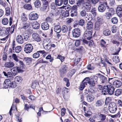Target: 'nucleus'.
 I'll use <instances>...</instances> for the list:
<instances>
[{
  "mask_svg": "<svg viewBox=\"0 0 122 122\" xmlns=\"http://www.w3.org/2000/svg\"><path fill=\"white\" fill-rule=\"evenodd\" d=\"M114 90V88L113 86L110 85H108L103 86L102 89V93L104 95L108 94L112 95L113 94Z\"/></svg>",
  "mask_w": 122,
  "mask_h": 122,
  "instance_id": "f257e3e1",
  "label": "nucleus"
},
{
  "mask_svg": "<svg viewBox=\"0 0 122 122\" xmlns=\"http://www.w3.org/2000/svg\"><path fill=\"white\" fill-rule=\"evenodd\" d=\"M3 84L5 88H7L8 87L14 88L16 87V85L15 81H11L9 79L5 80Z\"/></svg>",
  "mask_w": 122,
  "mask_h": 122,
  "instance_id": "f03ea898",
  "label": "nucleus"
},
{
  "mask_svg": "<svg viewBox=\"0 0 122 122\" xmlns=\"http://www.w3.org/2000/svg\"><path fill=\"white\" fill-rule=\"evenodd\" d=\"M109 8L107 5V3L106 2H104L101 3L98 7V10L99 11L101 12H103L105 10L106 7Z\"/></svg>",
  "mask_w": 122,
  "mask_h": 122,
  "instance_id": "7ed1b4c3",
  "label": "nucleus"
},
{
  "mask_svg": "<svg viewBox=\"0 0 122 122\" xmlns=\"http://www.w3.org/2000/svg\"><path fill=\"white\" fill-rule=\"evenodd\" d=\"M109 106V110L110 112L115 113L117 109V106L116 104L114 102L110 103Z\"/></svg>",
  "mask_w": 122,
  "mask_h": 122,
  "instance_id": "20e7f679",
  "label": "nucleus"
},
{
  "mask_svg": "<svg viewBox=\"0 0 122 122\" xmlns=\"http://www.w3.org/2000/svg\"><path fill=\"white\" fill-rule=\"evenodd\" d=\"M33 49V46L30 43L26 44L24 48V51L26 53H29L32 52Z\"/></svg>",
  "mask_w": 122,
  "mask_h": 122,
  "instance_id": "39448f33",
  "label": "nucleus"
},
{
  "mask_svg": "<svg viewBox=\"0 0 122 122\" xmlns=\"http://www.w3.org/2000/svg\"><path fill=\"white\" fill-rule=\"evenodd\" d=\"M82 6L83 8L87 12L90 11L91 9V6L89 2H85L82 4Z\"/></svg>",
  "mask_w": 122,
  "mask_h": 122,
  "instance_id": "423d86ee",
  "label": "nucleus"
},
{
  "mask_svg": "<svg viewBox=\"0 0 122 122\" xmlns=\"http://www.w3.org/2000/svg\"><path fill=\"white\" fill-rule=\"evenodd\" d=\"M67 67L66 65H63L60 70V73L61 76L63 77L64 74L67 72Z\"/></svg>",
  "mask_w": 122,
  "mask_h": 122,
  "instance_id": "0eeeda50",
  "label": "nucleus"
},
{
  "mask_svg": "<svg viewBox=\"0 0 122 122\" xmlns=\"http://www.w3.org/2000/svg\"><path fill=\"white\" fill-rule=\"evenodd\" d=\"M92 31L86 30L83 35V36L85 38L88 40H90L92 38Z\"/></svg>",
  "mask_w": 122,
  "mask_h": 122,
  "instance_id": "6e6552de",
  "label": "nucleus"
},
{
  "mask_svg": "<svg viewBox=\"0 0 122 122\" xmlns=\"http://www.w3.org/2000/svg\"><path fill=\"white\" fill-rule=\"evenodd\" d=\"M38 17V15L37 14L34 12H31L29 15V19L31 20H37Z\"/></svg>",
  "mask_w": 122,
  "mask_h": 122,
  "instance_id": "1a4fd4ad",
  "label": "nucleus"
},
{
  "mask_svg": "<svg viewBox=\"0 0 122 122\" xmlns=\"http://www.w3.org/2000/svg\"><path fill=\"white\" fill-rule=\"evenodd\" d=\"M73 36L75 38L78 37L80 35V30L78 28H75L72 31Z\"/></svg>",
  "mask_w": 122,
  "mask_h": 122,
  "instance_id": "9d476101",
  "label": "nucleus"
},
{
  "mask_svg": "<svg viewBox=\"0 0 122 122\" xmlns=\"http://www.w3.org/2000/svg\"><path fill=\"white\" fill-rule=\"evenodd\" d=\"M32 36L33 40L37 42H39L41 41V37L37 33H33L32 35Z\"/></svg>",
  "mask_w": 122,
  "mask_h": 122,
  "instance_id": "9b49d317",
  "label": "nucleus"
},
{
  "mask_svg": "<svg viewBox=\"0 0 122 122\" xmlns=\"http://www.w3.org/2000/svg\"><path fill=\"white\" fill-rule=\"evenodd\" d=\"M85 78L87 84L88 83L89 84L90 86L94 87L95 86L96 83L92 80L90 79L89 77H86Z\"/></svg>",
  "mask_w": 122,
  "mask_h": 122,
  "instance_id": "f8f14e48",
  "label": "nucleus"
},
{
  "mask_svg": "<svg viewBox=\"0 0 122 122\" xmlns=\"http://www.w3.org/2000/svg\"><path fill=\"white\" fill-rule=\"evenodd\" d=\"M44 50L39 51H37L36 52L34 53L33 55V57L34 58H38L40 56V53L42 54H44L45 53Z\"/></svg>",
  "mask_w": 122,
  "mask_h": 122,
  "instance_id": "ddd939ff",
  "label": "nucleus"
},
{
  "mask_svg": "<svg viewBox=\"0 0 122 122\" xmlns=\"http://www.w3.org/2000/svg\"><path fill=\"white\" fill-rule=\"evenodd\" d=\"M16 41L19 44H22L24 42V39L21 36L18 35L16 37Z\"/></svg>",
  "mask_w": 122,
  "mask_h": 122,
  "instance_id": "4468645a",
  "label": "nucleus"
},
{
  "mask_svg": "<svg viewBox=\"0 0 122 122\" xmlns=\"http://www.w3.org/2000/svg\"><path fill=\"white\" fill-rule=\"evenodd\" d=\"M116 12L118 16L121 17L122 16V9L121 5H119L117 7Z\"/></svg>",
  "mask_w": 122,
  "mask_h": 122,
  "instance_id": "2eb2a0df",
  "label": "nucleus"
},
{
  "mask_svg": "<svg viewBox=\"0 0 122 122\" xmlns=\"http://www.w3.org/2000/svg\"><path fill=\"white\" fill-rule=\"evenodd\" d=\"M98 120L100 121V122H103L106 119V116L105 114H98Z\"/></svg>",
  "mask_w": 122,
  "mask_h": 122,
  "instance_id": "dca6fc26",
  "label": "nucleus"
},
{
  "mask_svg": "<svg viewBox=\"0 0 122 122\" xmlns=\"http://www.w3.org/2000/svg\"><path fill=\"white\" fill-rule=\"evenodd\" d=\"M122 83L119 80H116L113 82V85L117 88L121 86Z\"/></svg>",
  "mask_w": 122,
  "mask_h": 122,
  "instance_id": "f3484780",
  "label": "nucleus"
},
{
  "mask_svg": "<svg viewBox=\"0 0 122 122\" xmlns=\"http://www.w3.org/2000/svg\"><path fill=\"white\" fill-rule=\"evenodd\" d=\"M41 27L43 30H47L49 29V26L47 22H45L41 24Z\"/></svg>",
  "mask_w": 122,
  "mask_h": 122,
  "instance_id": "a211bd4d",
  "label": "nucleus"
},
{
  "mask_svg": "<svg viewBox=\"0 0 122 122\" xmlns=\"http://www.w3.org/2000/svg\"><path fill=\"white\" fill-rule=\"evenodd\" d=\"M93 24L91 21H89L87 23L86 25V28L87 29L91 30L93 28Z\"/></svg>",
  "mask_w": 122,
  "mask_h": 122,
  "instance_id": "6ab92c4d",
  "label": "nucleus"
},
{
  "mask_svg": "<svg viewBox=\"0 0 122 122\" xmlns=\"http://www.w3.org/2000/svg\"><path fill=\"white\" fill-rule=\"evenodd\" d=\"M87 82L86 80V78L83 80L82 83H81L79 89L80 90H83L85 86V85H87Z\"/></svg>",
  "mask_w": 122,
  "mask_h": 122,
  "instance_id": "aec40b11",
  "label": "nucleus"
},
{
  "mask_svg": "<svg viewBox=\"0 0 122 122\" xmlns=\"http://www.w3.org/2000/svg\"><path fill=\"white\" fill-rule=\"evenodd\" d=\"M14 66V63L12 62H6L5 63V66L7 68H9L13 67Z\"/></svg>",
  "mask_w": 122,
  "mask_h": 122,
  "instance_id": "412c9836",
  "label": "nucleus"
},
{
  "mask_svg": "<svg viewBox=\"0 0 122 122\" xmlns=\"http://www.w3.org/2000/svg\"><path fill=\"white\" fill-rule=\"evenodd\" d=\"M86 11L84 10L81 11L80 12V14L82 17H84L86 16V20H89V18L86 17V16L88 17V14L86 13Z\"/></svg>",
  "mask_w": 122,
  "mask_h": 122,
  "instance_id": "4be33fe9",
  "label": "nucleus"
},
{
  "mask_svg": "<svg viewBox=\"0 0 122 122\" xmlns=\"http://www.w3.org/2000/svg\"><path fill=\"white\" fill-rule=\"evenodd\" d=\"M32 27L35 29H38L40 26L39 24L37 21H35L32 24Z\"/></svg>",
  "mask_w": 122,
  "mask_h": 122,
  "instance_id": "5701e85b",
  "label": "nucleus"
},
{
  "mask_svg": "<svg viewBox=\"0 0 122 122\" xmlns=\"http://www.w3.org/2000/svg\"><path fill=\"white\" fill-rule=\"evenodd\" d=\"M3 73L4 75L7 77L10 78L12 77L13 78V75L9 71L6 72L5 71H3Z\"/></svg>",
  "mask_w": 122,
  "mask_h": 122,
  "instance_id": "b1692460",
  "label": "nucleus"
},
{
  "mask_svg": "<svg viewBox=\"0 0 122 122\" xmlns=\"http://www.w3.org/2000/svg\"><path fill=\"white\" fill-rule=\"evenodd\" d=\"M103 104V102L102 100H98L96 102L95 106L96 107H99L102 106Z\"/></svg>",
  "mask_w": 122,
  "mask_h": 122,
  "instance_id": "393cba45",
  "label": "nucleus"
},
{
  "mask_svg": "<svg viewBox=\"0 0 122 122\" xmlns=\"http://www.w3.org/2000/svg\"><path fill=\"white\" fill-rule=\"evenodd\" d=\"M30 24V22L29 21H26V23L24 25L22 28L25 30H28L29 29Z\"/></svg>",
  "mask_w": 122,
  "mask_h": 122,
  "instance_id": "a878e982",
  "label": "nucleus"
},
{
  "mask_svg": "<svg viewBox=\"0 0 122 122\" xmlns=\"http://www.w3.org/2000/svg\"><path fill=\"white\" fill-rule=\"evenodd\" d=\"M111 33V31L108 29H106L103 31V34L105 36H108L110 35Z\"/></svg>",
  "mask_w": 122,
  "mask_h": 122,
  "instance_id": "bb28decb",
  "label": "nucleus"
},
{
  "mask_svg": "<svg viewBox=\"0 0 122 122\" xmlns=\"http://www.w3.org/2000/svg\"><path fill=\"white\" fill-rule=\"evenodd\" d=\"M86 99L88 102H91L93 100L94 97L92 95L89 94L86 97Z\"/></svg>",
  "mask_w": 122,
  "mask_h": 122,
  "instance_id": "cd10ccee",
  "label": "nucleus"
},
{
  "mask_svg": "<svg viewBox=\"0 0 122 122\" xmlns=\"http://www.w3.org/2000/svg\"><path fill=\"white\" fill-rule=\"evenodd\" d=\"M54 30L56 33H59L61 31V27L59 25H55L54 28Z\"/></svg>",
  "mask_w": 122,
  "mask_h": 122,
  "instance_id": "c85d7f7f",
  "label": "nucleus"
},
{
  "mask_svg": "<svg viewBox=\"0 0 122 122\" xmlns=\"http://www.w3.org/2000/svg\"><path fill=\"white\" fill-rule=\"evenodd\" d=\"M122 90L121 89H117L115 92V96L118 97L122 94Z\"/></svg>",
  "mask_w": 122,
  "mask_h": 122,
  "instance_id": "c756f323",
  "label": "nucleus"
},
{
  "mask_svg": "<svg viewBox=\"0 0 122 122\" xmlns=\"http://www.w3.org/2000/svg\"><path fill=\"white\" fill-rule=\"evenodd\" d=\"M76 71L75 69H73L71 70L67 74V76L71 78L73 75L75 73Z\"/></svg>",
  "mask_w": 122,
  "mask_h": 122,
  "instance_id": "7c9ffc66",
  "label": "nucleus"
},
{
  "mask_svg": "<svg viewBox=\"0 0 122 122\" xmlns=\"http://www.w3.org/2000/svg\"><path fill=\"white\" fill-rule=\"evenodd\" d=\"M23 7L25 9L28 10H31L32 9L31 5L30 4H25L24 5Z\"/></svg>",
  "mask_w": 122,
  "mask_h": 122,
  "instance_id": "2f4dec72",
  "label": "nucleus"
},
{
  "mask_svg": "<svg viewBox=\"0 0 122 122\" xmlns=\"http://www.w3.org/2000/svg\"><path fill=\"white\" fill-rule=\"evenodd\" d=\"M101 24L98 23H95V29L96 30L99 31L100 30Z\"/></svg>",
  "mask_w": 122,
  "mask_h": 122,
  "instance_id": "473e14b6",
  "label": "nucleus"
},
{
  "mask_svg": "<svg viewBox=\"0 0 122 122\" xmlns=\"http://www.w3.org/2000/svg\"><path fill=\"white\" fill-rule=\"evenodd\" d=\"M106 42L103 39L101 40L100 41V45L102 47L105 48L107 46V45H106Z\"/></svg>",
  "mask_w": 122,
  "mask_h": 122,
  "instance_id": "72a5a7b5",
  "label": "nucleus"
},
{
  "mask_svg": "<svg viewBox=\"0 0 122 122\" xmlns=\"http://www.w3.org/2000/svg\"><path fill=\"white\" fill-rule=\"evenodd\" d=\"M100 81L102 83L106 82L107 81L106 77L103 75H101V77H100Z\"/></svg>",
  "mask_w": 122,
  "mask_h": 122,
  "instance_id": "f704fd0d",
  "label": "nucleus"
},
{
  "mask_svg": "<svg viewBox=\"0 0 122 122\" xmlns=\"http://www.w3.org/2000/svg\"><path fill=\"white\" fill-rule=\"evenodd\" d=\"M69 90L68 89L65 87H64L63 88V90L62 92L63 97L64 98L65 96V91L67 93L69 92Z\"/></svg>",
  "mask_w": 122,
  "mask_h": 122,
  "instance_id": "c9c22d12",
  "label": "nucleus"
},
{
  "mask_svg": "<svg viewBox=\"0 0 122 122\" xmlns=\"http://www.w3.org/2000/svg\"><path fill=\"white\" fill-rule=\"evenodd\" d=\"M57 5L56 3L53 2L51 5V8L52 10H55L57 8Z\"/></svg>",
  "mask_w": 122,
  "mask_h": 122,
  "instance_id": "e433bc0d",
  "label": "nucleus"
},
{
  "mask_svg": "<svg viewBox=\"0 0 122 122\" xmlns=\"http://www.w3.org/2000/svg\"><path fill=\"white\" fill-rule=\"evenodd\" d=\"M21 19L23 21H27V16L24 13H23L21 15Z\"/></svg>",
  "mask_w": 122,
  "mask_h": 122,
  "instance_id": "4c0bfd02",
  "label": "nucleus"
},
{
  "mask_svg": "<svg viewBox=\"0 0 122 122\" xmlns=\"http://www.w3.org/2000/svg\"><path fill=\"white\" fill-rule=\"evenodd\" d=\"M113 61L117 63L119 61V59L118 56H114L112 59Z\"/></svg>",
  "mask_w": 122,
  "mask_h": 122,
  "instance_id": "58836bf2",
  "label": "nucleus"
},
{
  "mask_svg": "<svg viewBox=\"0 0 122 122\" xmlns=\"http://www.w3.org/2000/svg\"><path fill=\"white\" fill-rule=\"evenodd\" d=\"M71 16L72 17L76 16L77 15V11L76 10H71L70 12Z\"/></svg>",
  "mask_w": 122,
  "mask_h": 122,
  "instance_id": "ea45409f",
  "label": "nucleus"
},
{
  "mask_svg": "<svg viewBox=\"0 0 122 122\" xmlns=\"http://www.w3.org/2000/svg\"><path fill=\"white\" fill-rule=\"evenodd\" d=\"M63 0H55V2L57 5L60 6L63 3Z\"/></svg>",
  "mask_w": 122,
  "mask_h": 122,
  "instance_id": "a19ab883",
  "label": "nucleus"
},
{
  "mask_svg": "<svg viewBox=\"0 0 122 122\" xmlns=\"http://www.w3.org/2000/svg\"><path fill=\"white\" fill-rule=\"evenodd\" d=\"M9 22V20L6 18H4L2 20V23L4 25H7Z\"/></svg>",
  "mask_w": 122,
  "mask_h": 122,
  "instance_id": "79ce46f5",
  "label": "nucleus"
},
{
  "mask_svg": "<svg viewBox=\"0 0 122 122\" xmlns=\"http://www.w3.org/2000/svg\"><path fill=\"white\" fill-rule=\"evenodd\" d=\"M96 9L95 8H93L91 10V13L94 17H95L97 15L96 12Z\"/></svg>",
  "mask_w": 122,
  "mask_h": 122,
  "instance_id": "37998d69",
  "label": "nucleus"
},
{
  "mask_svg": "<svg viewBox=\"0 0 122 122\" xmlns=\"http://www.w3.org/2000/svg\"><path fill=\"white\" fill-rule=\"evenodd\" d=\"M88 91V92H90L92 93H94L96 92L95 89L93 87H92L89 88Z\"/></svg>",
  "mask_w": 122,
  "mask_h": 122,
  "instance_id": "c03bdc74",
  "label": "nucleus"
},
{
  "mask_svg": "<svg viewBox=\"0 0 122 122\" xmlns=\"http://www.w3.org/2000/svg\"><path fill=\"white\" fill-rule=\"evenodd\" d=\"M23 61L25 62L26 63H29L31 62L32 59L31 58L29 57H25Z\"/></svg>",
  "mask_w": 122,
  "mask_h": 122,
  "instance_id": "a18cd8bd",
  "label": "nucleus"
},
{
  "mask_svg": "<svg viewBox=\"0 0 122 122\" xmlns=\"http://www.w3.org/2000/svg\"><path fill=\"white\" fill-rule=\"evenodd\" d=\"M21 49V48L20 46H17L15 48V52L17 53L19 52Z\"/></svg>",
  "mask_w": 122,
  "mask_h": 122,
  "instance_id": "49530a36",
  "label": "nucleus"
},
{
  "mask_svg": "<svg viewBox=\"0 0 122 122\" xmlns=\"http://www.w3.org/2000/svg\"><path fill=\"white\" fill-rule=\"evenodd\" d=\"M68 29L66 25H63L62 26L61 30L63 32H66L68 31Z\"/></svg>",
  "mask_w": 122,
  "mask_h": 122,
  "instance_id": "de8ad7c7",
  "label": "nucleus"
},
{
  "mask_svg": "<svg viewBox=\"0 0 122 122\" xmlns=\"http://www.w3.org/2000/svg\"><path fill=\"white\" fill-rule=\"evenodd\" d=\"M7 54L4 52L2 54V59L4 61H5L6 60L7 58Z\"/></svg>",
  "mask_w": 122,
  "mask_h": 122,
  "instance_id": "09e8293b",
  "label": "nucleus"
},
{
  "mask_svg": "<svg viewBox=\"0 0 122 122\" xmlns=\"http://www.w3.org/2000/svg\"><path fill=\"white\" fill-rule=\"evenodd\" d=\"M44 45H51V40L49 39H47L44 41Z\"/></svg>",
  "mask_w": 122,
  "mask_h": 122,
  "instance_id": "8fccbe9b",
  "label": "nucleus"
},
{
  "mask_svg": "<svg viewBox=\"0 0 122 122\" xmlns=\"http://www.w3.org/2000/svg\"><path fill=\"white\" fill-rule=\"evenodd\" d=\"M41 5V3L39 0H36L35 3V5L36 7L38 8Z\"/></svg>",
  "mask_w": 122,
  "mask_h": 122,
  "instance_id": "3c124183",
  "label": "nucleus"
},
{
  "mask_svg": "<svg viewBox=\"0 0 122 122\" xmlns=\"http://www.w3.org/2000/svg\"><path fill=\"white\" fill-rule=\"evenodd\" d=\"M103 20L102 17H98L97 18V21L96 23H99L101 24L103 22Z\"/></svg>",
  "mask_w": 122,
  "mask_h": 122,
  "instance_id": "603ef678",
  "label": "nucleus"
},
{
  "mask_svg": "<svg viewBox=\"0 0 122 122\" xmlns=\"http://www.w3.org/2000/svg\"><path fill=\"white\" fill-rule=\"evenodd\" d=\"M63 81L66 82V86L68 87L70 85V83L69 80L66 78L65 77L63 79Z\"/></svg>",
  "mask_w": 122,
  "mask_h": 122,
  "instance_id": "864d4df0",
  "label": "nucleus"
},
{
  "mask_svg": "<svg viewBox=\"0 0 122 122\" xmlns=\"http://www.w3.org/2000/svg\"><path fill=\"white\" fill-rule=\"evenodd\" d=\"M112 22L114 24H116L118 22L117 18L116 17H114L111 19Z\"/></svg>",
  "mask_w": 122,
  "mask_h": 122,
  "instance_id": "5fc2aeb1",
  "label": "nucleus"
},
{
  "mask_svg": "<svg viewBox=\"0 0 122 122\" xmlns=\"http://www.w3.org/2000/svg\"><path fill=\"white\" fill-rule=\"evenodd\" d=\"M98 79V77L95 75H94L93 76L92 78L91 79H92L93 81H94L95 83H96Z\"/></svg>",
  "mask_w": 122,
  "mask_h": 122,
  "instance_id": "6e6d98bb",
  "label": "nucleus"
},
{
  "mask_svg": "<svg viewBox=\"0 0 122 122\" xmlns=\"http://www.w3.org/2000/svg\"><path fill=\"white\" fill-rule=\"evenodd\" d=\"M38 84V83L37 81H33L31 85V87L33 89H34L36 87V85Z\"/></svg>",
  "mask_w": 122,
  "mask_h": 122,
  "instance_id": "4d7b16f0",
  "label": "nucleus"
},
{
  "mask_svg": "<svg viewBox=\"0 0 122 122\" xmlns=\"http://www.w3.org/2000/svg\"><path fill=\"white\" fill-rule=\"evenodd\" d=\"M5 30H0V36H4L6 35L5 33Z\"/></svg>",
  "mask_w": 122,
  "mask_h": 122,
  "instance_id": "13d9d810",
  "label": "nucleus"
},
{
  "mask_svg": "<svg viewBox=\"0 0 122 122\" xmlns=\"http://www.w3.org/2000/svg\"><path fill=\"white\" fill-rule=\"evenodd\" d=\"M51 45H44V48L46 50H49L51 49Z\"/></svg>",
  "mask_w": 122,
  "mask_h": 122,
  "instance_id": "bf43d9fd",
  "label": "nucleus"
},
{
  "mask_svg": "<svg viewBox=\"0 0 122 122\" xmlns=\"http://www.w3.org/2000/svg\"><path fill=\"white\" fill-rule=\"evenodd\" d=\"M57 58L59 59L61 62L64 61V57L60 55H58L57 56Z\"/></svg>",
  "mask_w": 122,
  "mask_h": 122,
  "instance_id": "052dcab7",
  "label": "nucleus"
},
{
  "mask_svg": "<svg viewBox=\"0 0 122 122\" xmlns=\"http://www.w3.org/2000/svg\"><path fill=\"white\" fill-rule=\"evenodd\" d=\"M89 2L95 4L99 1V0H89L88 1Z\"/></svg>",
  "mask_w": 122,
  "mask_h": 122,
  "instance_id": "680f3d73",
  "label": "nucleus"
},
{
  "mask_svg": "<svg viewBox=\"0 0 122 122\" xmlns=\"http://www.w3.org/2000/svg\"><path fill=\"white\" fill-rule=\"evenodd\" d=\"M15 80L18 82H20L22 81V78L19 76H17L15 77Z\"/></svg>",
  "mask_w": 122,
  "mask_h": 122,
  "instance_id": "e2e57ef3",
  "label": "nucleus"
},
{
  "mask_svg": "<svg viewBox=\"0 0 122 122\" xmlns=\"http://www.w3.org/2000/svg\"><path fill=\"white\" fill-rule=\"evenodd\" d=\"M12 56L15 61L16 62H18L19 61V60L15 54H13Z\"/></svg>",
  "mask_w": 122,
  "mask_h": 122,
  "instance_id": "0e129e2a",
  "label": "nucleus"
},
{
  "mask_svg": "<svg viewBox=\"0 0 122 122\" xmlns=\"http://www.w3.org/2000/svg\"><path fill=\"white\" fill-rule=\"evenodd\" d=\"M47 63V62L46 61H43V60L42 59H39L37 63V64H39L40 63Z\"/></svg>",
  "mask_w": 122,
  "mask_h": 122,
  "instance_id": "69168bd1",
  "label": "nucleus"
},
{
  "mask_svg": "<svg viewBox=\"0 0 122 122\" xmlns=\"http://www.w3.org/2000/svg\"><path fill=\"white\" fill-rule=\"evenodd\" d=\"M87 68L88 70H92L94 69L95 67L93 66H91V64H89L87 66Z\"/></svg>",
  "mask_w": 122,
  "mask_h": 122,
  "instance_id": "338daca9",
  "label": "nucleus"
},
{
  "mask_svg": "<svg viewBox=\"0 0 122 122\" xmlns=\"http://www.w3.org/2000/svg\"><path fill=\"white\" fill-rule=\"evenodd\" d=\"M112 14L110 12H107L106 13L105 16L108 19H109L112 16Z\"/></svg>",
  "mask_w": 122,
  "mask_h": 122,
  "instance_id": "774afa93",
  "label": "nucleus"
}]
</instances>
